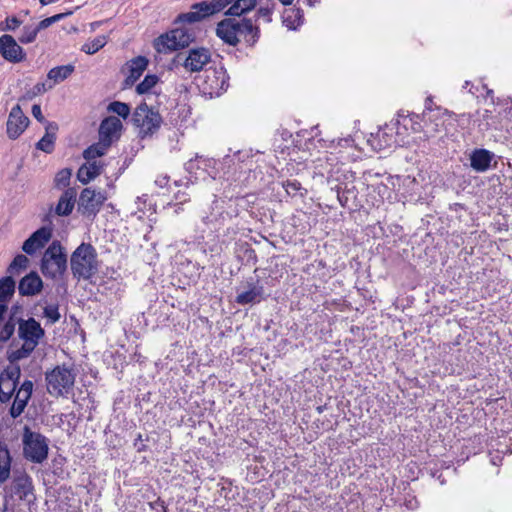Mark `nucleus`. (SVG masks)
Returning <instances> with one entry per match:
<instances>
[{"mask_svg":"<svg viewBox=\"0 0 512 512\" xmlns=\"http://www.w3.org/2000/svg\"><path fill=\"white\" fill-rule=\"evenodd\" d=\"M18 338L22 341L20 348L13 350L8 355L10 362H17L28 358L45 336V331L34 318L18 319Z\"/></svg>","mask_w":512,"mask_h":512,"instance_id":"f257e3e1","label":"nucleus"},{"mask_svg":"<svg viewBox=\"0 0 512 512\" xmlns=\"http://www.w3.org/2000/svg\"><path fill=\"white\" fill-rule=\"evenodd\" d=\"M71 271L78 279H90L98 271L97 253L89 243H81L70 258Z\"/></svg>","mask_w":512,"mask_h":512,"instance_id":"f03ea898","label":"nucleus"},{"mask_svg":"<svg viewBox=\"0 0 512 512\" xmlns=\"http://www.w3.org/2000/svg\"><path fill=\"white\" fill-rule=\"evenodd\" d=\"M76 373L72 368L58 365L45 373L47 392L53 397L66 396L73 388Z\"/></svg>","mask_w":512,"mask_h":512,"instance_id":"7ed1b4c3","label":"nucleus"},{"mask_svg":"<svg viewBox=\"0 0 512 512\" xmlns=\"http://www.w3.org/2000/svg\"><path fill=\"white\" fill-rule=\"evenodd\" d=\"M67 269V256L59 241H53L44 252L41 260V272L45 277L56 279Z\"/></svg>","mask_w":512,"mask_h":512,"instance_id":"20e7f679","label":"nucleus"},{"mask_svg":"<svg viewBox=\"0 0 512 512\" xmlns=\"http://www.w3.org/2000/svg\"><path fill=\"white\" fill-rule=\"evenodd\" d=\"M195 38L194 32L186 27H177L154 40L158 53H169L189 46Z\"/></svg>","mask_w":512,"mask_h":512,"instance_id":"39448f33","label":"nucleus"},{"mask_svg":"<svg viewBox=\"0 0 512 512\" xmlns=\"http://www.w3.org/2000/svg\"><path fill=\"white\" fill-rule=\"evenodd\" d=\"M23 446L25 458L33 463L40 464L48 457L49 448L46 437L31 431L28 427L24 428Z\"/></svg>","mask_w":512,"mask_h":512,"instance_id":"423d86ee","label":"nucleus"},{"mask_svg":"<svg viewBox=\"0 0 512 512\" xmlns=\"http://www.w3.org/2000/svg\"><path fill=\"white\" fill-rule=\"evenodd\" d=\"M132 121L139 129V134L142 137H145L147 135H152L160 128L162 117L146 103H142L135 109Z\"/></svg>","mask_w":512,"mask_h":512,"instance_id":"0eeeda50","label":"nucleus"},{"mask_svg":"<svg viewBox=\"0 0 512 512\" xmlns=\"http://www.w3.org/2000/svg\"><path fill=\"white\" fill-rule=\"evenodd\" d=\"M228 87V76L223 67L211 68L205 71L202 88L204 93L219 95Z\"/></svg>","mask_w":512,"mask_h":512,"instance_id":"6e6552de","label":"nucleus"},{"mask_svg":"<svg viewBox=\"0 0 512 512\" xmlns=\"http://www.w3.org/2000/svg\"><path fill=\"white\" fill-rule=\"evenodd\" d=\"M105 200L106 196L102 192L85 188L82 190L79 197V210L82 214L95 215L100 210Z\"/></svg>","mask_w":512,"mask_h":512,"instance_id":"1a4fd4ad","label":"nucleus"},{"mask_svg":"<svg viewBox=\"0 0 512 512\" xmlns=\"http://www.w3.org/2000/svg\"><path fill=\"white\" fill-rule=\"evenodd\" d=\"M0 55L10 63H20L26 59L24 49L9 34L0 36Z\"/></svg>","mask_w":512,"mask_h":512,"instance_id":"9d476101","label":"nucleus"},{"mask_svg":"<svg viewBox=\"0 0 512 512\" xmlns=\"http://www.w3.org/2000/svg\"><path fill=\"white\" fill-rule=\"evenodd\" d=\"M29 118L23 113L20 105H15L8 116L6 123L7 136L15 140L17 139L28 127Z\"/></svg>","mask_w":512,"mask_h":512,"instance_id":"9b49d317","label":"nucleus"},{"mask_svg":"<svg viewBox=\"0 0 512 512\" xmlns=\"http://www.w3.org/2000/svg\"><path fill=\"white\" fill-rule=\"evenodd\" d=\"M34 384L31 380H25L18 388L13 404L9 410L12 418L19 417L25 410L33 392Z\"/></svg>","mask_w":512,"mask_h":512,"instance_id":"f8f14e48","label":"nucleus"},{"mask_svg":"<svg viewBox=\"0 0 512 512\" xmlns=\"http://www.w3.org/2000/svg\"><path fill=\"white\" fill-rule=\"evenodd\" d=\"M482 118L486 122L485 129H505L507 132H512V106L499 112V120H496L495 117L492 116V111L488 109L484 110Z\"/></svg>","mask_w":512,"mask_h":512,"instance_id":"ddd939ff","label":"nucleus"},{"mask_svg":"<svg viewBox=\"0 0 512 512\" xmlns=\"http://www.w3.org/2000/svg\"><path fill=\"white\" fill-rule=\"evenodd\" d=\"M52 237V229L49 227H41L36 230L34 233L30 235L28 239H26L22 245V250L32 255L38 249L43 248Z\"/></svg>","mask_w":512,"mask_h":512,"instance_id":"4468645a","label":"nucleus"},{"mask_svg":"<svg viewBox=\"0 0 512 512\" xmlns=\"http://www.w3.org/2000/svg\"><path fill=\"white\" fill-rule=\"evenodd\" d=\"M215 10L212 6V2H200L192 6V10L187 13L180 14L177 17V22L180 23H195L201 21L207 16L215 14Z\"/></svg>","mask_w":512,"mask_h":512,"instance_id":"2eb2a0df","label":"nucleus"},{"mask_svg":"<svg viewBox=\"0 0 512 512\" xmlns=\"http://www.w3.org/2000/svg\"><path fill=\"white\" fill-rule=\"evenodd\" d=\"M216 34L224 42L235 46L239 41V24L238 20L227 18L218 23Z\"/></svg>","mask_w":512,"mask_h":512,"instance_id":"dca6fc26","label":"nucleus"},{"mask_svg":"<svg viewBox=\"0 0 512 512\" xmlns=\"http://www.w3.org/2000/svg\"><path fill=\"white\" fill-rule=\"evenodd\" d=\"M211 59L209 51L205 48L192 49L183 61V66L190 72L201 71Z\"/></svg>","mask_w":512,"mask_h":512,"instance_id":"f3484780","label":"nucleus"},{"mask_svg":"<svg viewBox=\"0 0 512 512\" xmlns=\"http://www.w3.org/2000/svg\"><path fill=\"white\" fill-rule=\"evenodd\" d=\"M122 129V122L115 116L105 118L99 127L100 140L105 141L106 144L111 145L113 138L117 136Z\"/></svg>","mask_w":512,"mask_h":512,"instance_id":"a211bd4d","label":"nucleus"},{"mask_svg":"<svg viewBox=\"0 0 512 512\" xmlns=\"http://www.w3.org/2000/svg\"><path fill=\"white\" fill-rule=\"evenodd\" d=\"M42 287L43 282L39 275L31 272L20 280L18 290L21 295L31 296L38 294Z\"/></svg>","mask_w":512,"mask_h":512,"instance_id":"6ab92c4d","label":"nucleus"},{"mask_svg":"<svg viewBox=\"0 0 512 512\" xmlns=\"http://www.w3.org/2000/svg\"><path fill=\"white\" fill-rule=\"evenodd\" d=\"M20 376V370H17L16 376L14 373L2 374L0 376V401L2 403L8 402L14 395L17 387V381Z\"/></svg>","mask_w":512,"mask_h":512,"instance_id":"aec40b11","label":"nucleus"},{"mask_svg":"<svg viewBox=\"0 0 512 512\" xmlns=\"http://www.w3.org/2000/svg\"><path fill=\"white\" fill-rule=\"evenodd\" d=\"M148 66V60L144 56H137L127 62L128 75L125 79L126 86H132L143 74Z\"/></svg>","mask_w":512,"mask_h":512,"instance_id":"412c9836","label":"nucleus"},{"mask_svg":"<svg viewBox=\"0 0 512 512\" xmlns=\"http://www.w3.org/2000/svg\"><path fill=\"white\" fill-rule=\"evenodd\" d=\"M77 191L75 188L66 189L59 198V201L55 207V213L58 216H68L72 213Z\"/></svg>","mask_w":512,"mask_h":512,"instance_id":"4be33fe9","label":"nucleus"},{"mask_svg":"<svg viewBox=\"0 0 512 512\" xmlns=\"http://www.w3.org/2000/svg\"><path fill=\"white\" fill-rule=\"evenodd\" d=\"M238 24L239 38L242 37L244 41L250 46L254 45L260 36L259 27L255 25L251 19L247 18L239 20Z\"/></svg>","mask_w":512,"mask_h":512,"instance_id":"5701e85b","label":"nucleus"},{"mask_svg":"<svg viewBox=\"0 0 512 512\" xmlns=\"http://www.w3.org/2000/svg\"><path fill=\"white\" fill-rule=\"evenodd\" d=\"M263 291L261 285L249 284L248 290L238 293L235 301L240 305L259 303L263 299Z\"/></svg>","mask_w":512,"mask_h":512,"instance_id":"b1692460","label":"nucleus"},{"mask_svg":"<svg viewBox=\"0 0 512 512\" xmlns=\"http://www.w3.org/2000/svg\"><path fill=\"white\" fill-rule=\"evenodd\" d=\"M492 153L485 149H476L470 157L471 167L478 172H484L490 167Z\"/></svg>","mask_w":512,"mask_h":512,"instance_id":"393cba45","label":"nucleus"},{"mask_svg":"<svg viewBox=\"0 0 512 512\" xmlns=\"http://www.w3.org/2000/svg\"><path fill=\"white\" fill-rule=\"evenodd\" d=\"M57 125L54 123H48L46 126L45 135L37 142L36 148L46 153H51L54 150V142L56 139L55 132Z\"/></svg>","mask_w":512,"mask_h":512,"instance_id":"a878e982","label":"nucleus"},{"mask_svg":"<svg viewBox=\"0 0 512 512\" xmlns=\"http://www.w3.org/2000/svg\"><path fill=\"white\" fill-rule=\"evenodd\" d=\"M11 455L8 448L0 444V484L6 482L10 477Z\"/></svg>","mask_w":512,"mask_h":512,"instance_id":"bb28decb","label":"nucleus"},{"mask_svg":"<svg viewBox=\"0 0 512 512\" xmlns=\"http://www.w3.org/2000/svg\"><path fill=\"white\" fill-rule=\"evenodd\" d=\"M14 492L20 499H25L32 492L31 478L27 475H21L14 479Z\"/></svg>","mask_w":512,"mask_h":512,"instance_id":"cd10ccee","label":"nucleus"},{"mask_svg":"<svg viewBox=\"0 0 512 512\" xmlns=\"http://www.w3.org/2000/svg\"><path fill=\"white\" fill-rule=\"evenodd\" d=\"M257 0H234L233 4L226 11V15L241 16L242 14L254 9Z\"/></svg>","mask_w":512,"mask_h":512,"instance_id":"c85d7f7f","label":"nucleus"},{"mask_svg":"<svg viewBox=\"0 0 512 512\" xmlns=\"http://www.w3.org/2000/svg\"><path fill=\"white\" fill-rule=\"evenodd\" d=\"M74 70L75 67L72 64L57 66L48 72L47 77L52 80L54 84H57L67 79Z\"/></svg>","mask_w":512,"mask_h":512,"instance_id":"c756f323","label":"nucleus"},{"mask_svg":"<svg viewBox=\"0 0 512 512\" xmlns=\"http://www.w3.org/2000/svg\"><path fill=\"white\" fill-rule=\"evenodd\" d=\"M109 144H106L105 141L100 140L98 143H95L89 146L83 152V157L87 161L96 160V158L103 156L106 153Z\"/></svg>","mask_w":512,"mask_h":512,"instance_id":"7c9ffc66","label":"nucleus"},{"mask_svg":"<svg viewBox=\"0 0 512 512\" xmlns=\"http://www.w3.org/2000/svg\"><path fill=\"white\" fill-rule=\"evenodd\" d=\"M283 22L289 29H296L302 23V14L299 9H286L283 14Z\"/></svg>","mask_w":512,"mask_h":512,"instance_id":"2f4dec72","label":"nucleus"},{"mask_svg":"<svg viewBox=\"0 0 512 512\" xmlns=\"http://www.w3.org/2000/svg\"><path fill=\"white\" fill-rule=\"evenodd\" d=\"M15 292V281L7 276L0 279V302L8 300Z\"/></svg>","mask_w":512,"mask_h":512,"instance_id":"473e14b6","label":"nucleus"},{"mask_svg":"<svg viewBox=\"0 0 512 512\" xmlns=\"http://www.w3.org/2000/svg\"><path fill=\"white\" fill-rule=\"evenodd\" d=\"M432 105H433L432 97H427V99L425 101V111L423 112L424 117H426L428 114H431V117L434 116L437 119L440 116H449V118L456 117V115L453 112H450L447 109H442L441 107L433 108Z\"/></svg>","mask_w":512,"mask_h":512,"instance_id":"72a5a7b5","label":"nucleus"},{"mask_svg":"<svg viewBox=\"0 0 512 512\" xmlns=\"http://www.w3.org/2000/svg\"><path fill=\"white\" fill-rule=\"evenodd\" d=\"M38 33L39 29L36 24L25 25L18 39L22 44H30L36 40Z\"/></svg>","mask_w":512,"mask_h":512,"instance_id":"f704fd0d","label":"nucleus"},{"mask_svg":"<svg viewBox=\"0 0 512 512\" xmlns=\"http://www.w3.org/2000/svg\"><path fill=\"white\" fill-rule=\"evenodd\" d=\"M107 43L105 36H97L92 41L86 42L81 50L86 54L92 55L103 48Z\"/></svg>","mask_w":512,"mask_h":512,"instance_id":"c9c22d12","label":"nucleus"},{"mask_svg":"<svg viewBox=\"0 0 512 512\" xmlns=\"http://www.w3.org/2000/svg\"><path fill=\"white\" fill-rule=\"evenodd\" d=\"M426 117H428V121L430 122V125H431V129L426 131L427 137H430L433 134H436V133H439L442 131V129L444 127V122H445L444 118L446 116H440L437 119L434 116L431 117V114H428ZM426 127L427 128L429 127V124L427 122H426Z\"/></svg>","mask_w":512,"mask_h":512,"instance_id":"e433bc0d","label":"nucleus"},{"mask_svg":"<svg viewBox=\"0 0 512 512\" xmlns=\"http://www.w3.org/2000/svg\"><path fill=\"white\" fill-rule=\"evenodd\" d=\"M108 111L126 119L130 114V106L127 103L114 101L108 105Z\"/></svg>","mask_w":512,"mask_h":512,"instance_id":"4c0bfd02","label":"nucleus"},{"mask_svg":"<svg viewBox=\"0 0 512 512\" xmlns=\"http://www.w3.org/2000/svg\"><path fill=\"white\" fill-rule=\"evenodd\" d=\"M158 82V77L156 75H147L142 82H140L136 87V92L138 94H145L153 88Z\"/></svg>","mask_w":512,"mask_h":512,"instance_id":"58836bf2","label":"nucleus"},{"mask_svg":"<svg viewBox=\"0 0 512 512\" xmlns=\"http://www.w3.org/2000/svg\"><path fill=\"white\" fill-rule=\"evenodd\" d=\"M43 315L49 320L51 324H54L60 320L59 306L57 304L47 305L43 309Z\"/></svg>","mask_w":512,"mask_h":512,"instance_id":"ea45409f","label":"nucleus"},{"mask_svg":"<svg viewBox=\"0 0 512 512\" xmlns=\"http://www.w3.org/2000/svg\"><path fill=\"white\" fill-rule=\"evenodd\" d=\"M29 260L25 255L19 254L17 255L11 264L8 267V272L13 273L20 269H26L28 266Z\"/></svg>","mask_w":512,"mask_h":512,"instance_id":"a19ab883","label":"nucleus"},{"mask_svg":"<svg viewBox=\"0 0 512 512\" xmlns=\"http://www.w3.org/2000/svg\"><path fill=\"white\" fill-rule=\"evenodd\" d=\"M22 24L16 16L7 17L4 21L0 22V31H15Z\"/></svg>","mask_w":512,"mask_h":512,"instance_id":"79ce46f5","label":"nucleus"},{"mask_svg":"<svg viewBox=\"0 0 512 512\" xmlns=\"http://www.w3.org/2000/svg\"><path fill=\"white\" fill-rule=\"evenodd\" d=\"M71 175V170L68 168L60 170L55 176V185L59 188L68 186Z\"/></svg>","mask_w":512,"mask_h":512,"instance_id":"37998d69","label":"nucleus"},{"mask_svg":"<svg viewBox=\"0 0 512 512\" xmlns=\"http://www.w3.org/2000/svg\"><path fill=\"white\" fill-rule=\"evenodd\" d=\"M16 322L13 318H10L2 327L0 331V338L2 342H5L11 338L15 331Z\"/></svg>","mask_w":512,"mask_h":512,"instance_id":"c03bdc74","label":"nucleus"},{"mask_svg":"<svg viewBox=\"0 0 512 512\" xmlns=\"http://www.w3.org/2000/svg\"><path fill=\"white\" fill-rule=\"evenodd\" d=\"M84 165L90 171L92 176H94L95 178L97 176H99L101 174V172H102L103 165H102V163L100 161L91 160V161H87V163L84 164Z\"/></svg>","mask_w":512,"mask_h":512,"instance_id":"a18cd8bd","label":"nucleus"},{"mask_svg":"<svg viewBox=\"0 0 512 512\" xmlns=\"http://www.w3.org/2000/svg\"><path fill=\"white\" fill-rule=\"evenodd\" d=\"M77 178L82 184H87L91 180H93L95 177L92 176L90 171L86 168L85 165H82L77 173Z\"/></svg>","mask_w":512,"mask_h":512,"instance_id":"49530a36","label":"nucleus"},{"mask_svg":"<svg viewBox=\"0 0 512 512\" xmlns=\"http://www.w3.org/2000/svg\"><path fill=\"white\" fill-rule=\"evenodd\" d=\"M283 186L289 195H295L299 190H301V184L298 181H287Z\"/></svg>","mask_w":512,"mask_h":512,"instance_id":"de8ad7c7","label":"nucleus"},{"mask_svg":"<svg viewBox=\"0 0 512 512\" xmlns=\"http://www.w3.org/2000/svg\"><path fill=\"white\" fill-rule=\"evenodd\" d=\"M211 2L215 12L218 13L228 5H232L234 0H212Z\"/></svg>","mask_w":512,"mask_h":512,"instance_id":"09e8293b","label":"nucleus"},{"mask_svg":"<svg viewBox=\"0 0 512 512\" xmlns=\"http://www.w3.org/2000/svg\"><path fill=\"white\" fill-rule=\"evenodd\" d=\"M52 87H53L52 84L47 86L45 83H37L36 85L33 86L32 90H33L34 95L38 96V95H41V94L45 93L46 91L52 89Z\"/></svg>","mask_w":512,"mask_h":512,"instance_id":"8fccbe9b","label":"nucleus"},{"mask_svg":"<svg viewBox=\"0 0 512 512\" xmlns=\"http://www.w3.org/2000/svg\"><path fill=\"white\" fill-rule=\"evenodd\" d=\"M32 115L34 116L35 119H37L39 122L41 123H44L46 122L43 114H42V110H41V107L40 105L38 104H34L32 106Z\"/></svg>","mask_w":512,"mask_h":512,"instance_id":"3c124183","label":"nucleus"},{"mask_svg":"<svg viewBox=\"0 0 512 512\" xmlns=\"http://www.w3.org/2000/svg\"><path fill=\"white\" fill-rule=\"evenodd\" d=\"M271 13H272V10L269 7H261L257 11L258 16L265 18L267 21L271 20L270 19Z\"/></svg>","mask_w":512,"mask_h":512,"instance_id":"603ef678","label":"nucleus"},{"mask_svg":"<svg viewBox=\"0 0 512 512\" xmlns=\"http://www.w3.org/2000/svg\"><path fill=\"white\" fill-rule=\"evenodd\" d=\"M52 24H54L53 20H52V16L51 17H48V18H45L43 20H41L39 23H37V27L39 29V31H41L42 29H46L48 28L49 26H51Z\"/></svg>","mask_w":512,"mask_h":512,"instance_id":"864d4df0","label":"nucleus"},{"mask_svg":"<svg viewBox=\"0 0 512 512\" xmlns=\"http://www.w3.org/2000/svg\"><path fill=\"white\" fill-rule=\"evenodd\" d=\"M420 118L418 115H415L413 118H411V121H413V125H412V129L415 131V132H420L423 130V127L422 125L420 124V122L418 121Z\"/></svg>","mask_w":512,"mask_h":512,"instance_id":"5fc2aeb1","label":"nucleus"},{"mask_svg":"<svg viewBox=\"0 0 512 512\" xmlns=\"http://www.w3.org/2000/svg\"><path fill=\"white\" fill-rule=\"evenodd\" d=\"M71 14H72L71 11L65 12V13H59V14L53 15L52 16V20H53L54 23H56V22L64 19L65 17H67L68 15H71Z\"/></svg>","mask_w":512,"mask_h":512,"instance_id":"6e6d98bb","label":"nucleus"},{"mask_svg":"<svg viewBox=\"0 0 512 512\" xmlns=\"http://www.w3.org/2000/svg\"><path fill=\"white\" fill-rule=\"evenodd\" d=\"M169 181V178L167 176L159 177L156 179L155 183L159 185L160 187H164Z\"/></svg>","mask_w":512,"mask_h":512,"instance_id":"4d7b16f0","label":"nucleus"},{"mask_svg":"<svg viewBox=\"0 0 512 512\" xmlns=\"http://www.w3.org/2000/svg\"><path fill=\"white\" fill-rule=\"evenodd\" d=\"M34 97H36V95H34V93H33V90H32V89L28 90V91L25 93V95H24V98H26V99H28V100H31V99H33Z\"/></svg>","mask_w":512,"mask_h":512,"instance_id":"13d9d810","label":"nucleus"},{"mask_svg":"<svg viewBox=\"0 0 512 512\" xmlns=\"http://www.w3.org/2000/svg\"><path fill=\"white\" fill-rule=\"evenodd\" d=\"M57 1L58 0H39L40 4L42 6H46V5L50 4V3L57 2Z\"/></svg>","mask_w":512,"mask_h":512,"instance_id":"bf43d9fd","label":"nucleus"},{"mask_svg":"<svg viewBox=\"0 0 512 512\" xmlns=\"http://www.w3.org/2000/svg\"><path fill=\"white\" fill-rule=\"evenodd\" d=\"M279 2L283 5H290L292 4L293 0H279Z\"/></svg>","mask_w":512,"mask_h":512,"instance_id":"052dcab7","label":"nucleus"},{"mask_svg":"<svg viewBox=\"0 0 512 512\" xmlns=\"http://www.w3.org/2000/svg\"><path fill=\"white\" fill-rule=\"evenodd\" d=\"M309 6H314L317 0H307Z\"/></svg>","mask_w":512,"mask_h":512,"instance_id":"680f3d73","label":"nucleus"}]
</instances>
